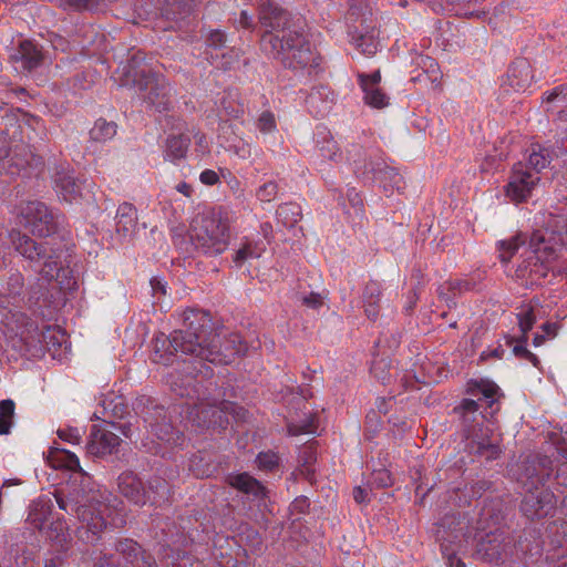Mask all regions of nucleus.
I'll return each instance as SVG.
<instances>
[{
  "mask_svg": "<svg viewBox=\"0 0 567 567\" xmlns=\"http://www.w3.org/2000/svg\"><path fill=\"white\" fill-rule=\"evenodd\" d=\"M167 350L194 355L200 361L188 363L184 373H171L168 383L175 395L185 401L173 405L190 426L203 430L210 427L226 429L229 424L228 401H220V392L214 380V371L205 362L229 364L244 354L248 347L237 332H213L212 318L200 309L184 312V328L174 331L169 338Z\"/></svg>",
  "mask_w": 567,
  "mask_h": 567,
  "instance_id": "1",
  "label": "nucleus"
},
{
  "mask_svg": "<svg viewBox=\"0 0 567 567\" xmlns=\"http://www.w3.org/2000/svg\"><path fill=\"white\" fill-rule=\"evenodd\" d=\"M259 21L265 33L260 39L261 50L293 71L316 68L319 56L303 32L291 28L289 13L271 0L264 1L259 9Z\"/></svg>",
  "mask_w": 567,
  "mask_h": 567,
  "instance_id": "2",
  "label": "nucleus"
},
{
  "mask_svg": "<svg viewBox=\"0 0 567 567\" xmlns=\"http://www.w3.org/2000/svg\"><path fill=\"white\" fill-rule=\"evenodd\" d=\"M549 464L551 462L544 457L528 460L520 466L523 473L517 477V481L525 492L520 511L529 519L546 517L555 508V495L544 487L553 472V467L548 466Z\"/></svg>",
  "mask_w": 567,
  "mask_h": 567,
  "instance_id": "3",
  "label": "nucleus"
},
{
  "mask_svg": "<svg viewBox=\"0 0 567 567\" xmlns=\"http://www.w3.org/2000/svg\"><path fill=\"white\" fill-rule=\"evenodd\" d=\"M143 51L133 53L127 63L126 75L132 79L140 97L157 112H165L172 105V86L166 78L152 64Z\"/></svg>",
  "mask_w": 567,
  "mask_h": 567,
  "instance_id": "4",
  "label": "nucleus"
},
{
  "mask_svg": "<svg viewBox=\"0 0 567 567\" xmlns=\"http://www.w3.org/2000/svg\"><path fill=\"white\" fill-rule=\"evenodd\" d=\"M563 239L551 231H534L530 236V251L517 266L515 276L522 285L532 287L539 285L549 269L550 261L558 258L561 251Z\"/></svg>",
  "mask_w": 567,
  "mask_h": 567,
  "instance_id": "5",
  "label": "nucleus"
},
{
  "mask_svg": "<svg viewBox=\"0 0 567 567\" xmlns=\"http://www.w3.org/2000/svg\"><path fill=\"white\" fill-rule=\"evenodd\" d=\"M54 498L60 509L78 518L80 523L76 530L79 539L94 545L106 528L105 514L109 512V507L101 502L80 503L73 497L63 496L59 492L54 493Z\"/></svg>",
  "mask_w": 567,
  "mask_h": 567,
  "instance_id": "6",
  "label": "nucleus"
},
{
  "mask_svg": "<svg viewBox=\"0 0 567 567\" xmlns=\"http://www.w3.org/2000/svg\"><path fill=\"white\" fill-rule=\"evenodd\" d=\"M11 241L16 250L30 261L41 264L40 274L47 280L58 279L64 272V249L61 246L48 247L49 241L37 244L28 235L19 230L10 233Z\"/></svg>",
  "mask_w": 567,
  "mask_h": 567,
  "instance_id": "7",
  "label": "nucleus"
},
{
  "mask_svg": "<svg viewBox=\"0 0 567 567\" xmlns=\"http://www.w3.org/2000/svg\"><path fill=\"white\" fill-rule=\"evenodd\" d=\"M118 492L136 505L159 506L168 501L169 488L164 478L152 477L145 485L136 473L124 471L117 477Z\"/></svg>",
  "mask_w": 567,
  "mask_h": 567,
  "instance_id": "8",
  "label": "nucleus"
},
{
  "mask_svg": "<svg viewBox=\"0 0 567 567\" xmlns=\"http://www.w3.org/2000/svg\"><path fill=\"white\" fill-rule=\"evenodd\" d=\"M189 239L196 250L208 256L220 255L229 244L228 226L221 219L203 217L192 225Z\"/></svg>",
  "mask_w": 567,
  "mask_h": 567,
  "instance_id": "9",
  "label": "nucleus"
},
{
  "mask_svg": "<svg viewBox=\"0 0 567 567\" xmlns=\"http://www.w3.org/2000/svg\"><path fill=\"white\" fill-rule=\"evenodd\" d=\"M60 217L40 200H30L19 206V224L38 237L54 235L60 225Z\"/></svg>",
  "mask_w": 567,
  "mask_h": 567,
  "instance_id": "10",
  "label": "nucleus"
},
{
  "mask_svg": "<svg viewBox=\"0 0 567 567\" xmlns=\"http://www.w3.org/2000/svg\"><path fill=\"white\" fill-rule=\"evenodd\" d=\"M121 439L112 431L100 425L91 427L86 450L94 456H105L114 453L120 446Z\"/></svg>",
  "mask_w": 567,
  "mask_h": 567,
  "instance_id": "11",
  "label": "nucleus"
},
{
  "mask_svg": "<svg viewBox=\"0 0 567 567\" xmlns=\"http://www.w3.org/2000/svg\"><path fill=\"white\" fill-rule=\"evenodd\" d=\"M153 420H147L151 432L159 440L173 446H181L184 443V435L181 430L173 426L172 422L166 421V411L162 406H156L152 414Z\"/></svg>",
  "mask_w": 567,
  "mask_h": 567,
  "instance_id": "12",
  "label": "nucleus"
},
{
  "mask_svg": "<svg viewBox=\"0 0 567 567\" xmlns=\"http://www.w3.org/2000/svg\"><path fill=\"white\" fill-rule=\"evenodd\" d=\"M539 182V177L527 171L515 169L506 186V196L515 203L526 202Z\"/></svg>",
  "mask_w": 567,
  "mask_h": 567,
  "instance_id": "13",
  "label": "nucleus"
},
{
  "mask_svg": "<svg viewBox=\"0 0 567 567\" xmlns=\"http://www.w3.org/2000/svg\"><path fill=\"white\" fill-rule=\"evenodd\" d=\"M453 412L462 421L466 436L470 437L476 425H482L486 419L483 403L475 401V399H463L454 409Z\"/></svg>",
  "mask_w": 567,
  "mask_h": 567,
  "instance_id": "14",
  "label": "nucleus"
},
{
  "mask_svg": "<svg viewBox=\"0 0 567 567\" xmlns=\"http://www.w3.org/2000/svg\"><path fill=\"white\" fill-rule=\"evenodd\" d=\"M508 546L502 533L493 532L478 542L476 554L486 561L499 564L505 560Z\"/></svg>",
  "mask_w": 567,
  "mask_h": 567,
  "instance_id": "15",
  "label": "nucleus"
},
{
  "mask_svg": "<svg viewBox=\"0 0 567 567\" xmlns=\"http://www.w3.org/2000/svg\"><path fill=\"white\" fill-rule=\"evenodd\" d=\"M359 85L362 89L364 102L375 109H382L388 105V97L379 87L381 81L380 71L372 74H358Z\"/></svg>",
  "mask_w": 567,
  "mask_h": 567,
  "instance_id": "16",
  "label": "nucleus"
},
{
  "mask_svg": "<svg viewBox=\"0 0 567 567\" xmlns=\"http://www.w3.org/2000/svg\"><path fill=\"white\" fill-rule=\"evenodd\" d=\"M115 550L132 565V567H157L152 555L147 554L142 547L131 538H124L116 543Z\"/></svg>",
  "mask_w": 567,
  "mask_h": 567,
  "instance_id": "17",
  "label": "nucleus"
},
{
  "mask_svg": "<svg viewBox=\"0 0 567 567\" xmlns=\"http://www.w3.org/2000/svg\"><path fill=\"white\" fill-rule=\"evenodd\" d=\"M54 184L59 197L66 203L78 202L82 196L81 183L69 171L58 172Z\"/></svg>",
  "mask_w": 567,
  "mask_h": 567,
  "instance_id": "18",
  "label": "nucleus"
},
{
  "mask_svg": "<svg viewBox=\"0 0 567 567\" xmlns=\"http://www.w3.org/2000/svg\"><path fill=\"white\" fill-rule=\"evenodd\" d=\"M508 85L514 91H525L532 85V68L527 60L518 59L511 64L507 71Z\"/></svg>",
  "mask_w": 567,
  "mask_h": 567,
  "instance_id": "19",
  "label": "nucleus"
},
{
  "mask_svg": "<svg viewBox=\"0 0 567 567\" xmlns=\"http://www.w3.org/2000/svg\"><path fill=\"white\" fill-rule=\"evenodd\" d=\"M0 143H4V138H0ZM18 153L14 152V154L11 156V153L6 147V145L0 146V161L1 168H8V173L10 175L20 174L21 171L25 169L29 166L38 165L41 163V158L34 156L33 154H25L23 158H17Z\"/></svg>",
  "mask_w": 567,
  "mask_h": 567,
  "instance_id": "20",
  "label": "nucleus"
},
{
  "mask_svg": "<svg viewBox=\"0 0 567 567\" xmlns=\"http://www.w3.org/2000/svg\"><path fill=\"white\" fill-rule=\"evenodd\" d=\"M23 288V278L20 274H14L8 281V295L0 293V309L7 310L13 318L20 315L19 308L21 292Z\"/></svg>",
  "mask_w": 567,
  "mask_h": 567,
  "instance_id": "21",
  "label": "nucleus"
},
{
  "mask_svg": "<svg viewBox=\"0 0 567 567\" xmlns=\"http://www.w3.org/2000/svg\"><path fill=\"white\" fill-rule=\"evenodd\" d=\"M12 60L21 62L23 69L33 70L38 68L43 59L41 50L30 40H23L11 55Z\"/></svg>",
  "mask_w": 567,
  "mask_h": 567,
  "instance_id": "22",
  "label": "nucleus"
},
{
  "mask_svg": "<svg viewBox=\"0 0 567 567\" xmlns=\"http://www.w3.org/2000/svg\"><path fill=\"white\" fill-rule=\"evenodd\" d=\"M381 295L382 288L378 281L370 280L369 282H367L362 293V303L364 315L371 321H375L379 317L381 310Z\"/></svg>",
  "mask_w": 567,
  "mask_h": 567,
  "instance_id": "23",
  "label": "nucleus"
},
{
  "mask_svg": "<svg viewBox=\"0 0 567 567\" xmlns=\"http://www.w3.org/2000/svg\"><path fill=\"white\" fill-rule=\"evenodd\" d=\"M227 481L231 487L244 494L251 495L254 498H262L265 496V487L248 473L229 475Z\"/></svg>",
  "mask_w": 567,
  "mask_h": 567,
  "instance_id": "24",
  "label": "nucleus"
},
{
  "mask_svg": "<svg viewBox=\"0 0 567 567\" xmlns=\"http://www.w3.org/2000/svg\"><path fill=\"white\" fill-rule=\"evenodd\" d=\"M115 219L117 234L124 237L131 236L137 226L136 208L130 203L121 204L117 207Z\"/></svg>",
  "mask_w": 567,
  "mask_h": 567,
  "instance_id": "25",
  "label": "nucleus"
},
{
  "mask_svg": "<svg viewBox=\"0 0 567 567\" xmlns=\"http://www.w3.org/2000/svg\"><path fill=\"white\" fill-rule=\"evenodd\" d=\"M53 504L50 497L41 496L30 505L28 522L37 529H42L52 514Z\"/></svg>",
  "mask_w": 567,
  "mask_h": 567,
  "instance_id": "26",
  "label": "nucleus"
},
{
  "mask_svg": "<svg viewBox=\"0 0 567 567\" xmlns=\"http://www.w3.org/2000/svg\"><path fill=\"white\" fill-rule=\"evenodd\" d=\"M317 150L322 159L338 162L342 157V153L338 143L333 140L330 132L326 128L317 131Z\"/></svg>",
  "mask_w": 567,
  "mask_h": 567,
  "instance_id": "27",
  "label": "nucleus"
},
{
  "mask_svg": "<svg viewBox=\"0 0 567 567\" xmlns=\"http://www.w3.org/2000/svg\"><path fill=\"white\" fill-rule=\"evenodd\" d=\"M190 138L187 135H169L166 140L165 158L171 162H177L186 157Z\"/></svg>",
  "mask_w": 567,
  "mask_h": 567,
  "instance_id": "28",
  "label": "nucleus"
},
{
  "mask_svg": "<svg viewBox=\"0 0 567 567\" xmlns=\"http://www.w3.org/2000/svg\"><path fill=\"white\" fill-rule=\"evenodd\" d=\"M48 537L62 551H66L69 549V543L71 542V535H70L69 527L64 519L58 518L56 520L51 523L49 530H48Z\"/></svg>",
  "mask_w": 567,
  "mask_h": 567,
  "instance_id": "29",
  "label": "nucleus"
},
{
  "mask_svg": "<svg viewBox=\"0 0 567 567\" xmlns=\"http://www.w3.org/2000/svg\"><path fill=\"white\" fill-rule=\"evenodd\" d=\"M551 159L553 152L549 148L542 146L540 144H532L529 148L528 164L536 173L546 168L550 164Z\"/></svg>",
  "mask_w": 567,
  "mask_h": 567,
  "instance_id": "30",
  "label": "nucleus"
},
{
  "mask_svg": "<svg viewBox=\"0 0 567 567\" xmlns=\"http://www.w3.org/2000/svg\"><path fill=\"white\" fill-rule=\"evenodd\" d=\"M498 390L495 383L482 381L472 390V394L477 398L475 401L483 403L484 410H488L497 402Z\"/></svg>",
  "mask_w": 567,
  "mask_h": 567,
  "instance_id": "31",
  "label": "nucleus"
},
{
  "mask_svg": "<svg viewBox=\"0 0 567 567\" xmlns=\"http://www.w3.org/2000/svg\"><path fill=\"white\" fill-rule=\"evenodd\" d=\"M116 133L117 125L115 122H109L104 118H99L90 130V138L97 143H105L111 141L116 135Z\"/></svg>",
  "mask_w": 567,
  "mask_h": 567,
  "instance_id": "32",
  "label": "nucleus"
},
{
  "mask_svg": "<svg viewBox=\"0 0 567 567\" xmlns=\"http://www.w3.org/2000/svg\"><path fill=\"white\" fill-rule=\"evenodd\" d=\"M471 287V282L467 280H449L440 286L439 293L440 297L444 299L449 306H451V303L455 305L454 299L457 295L470 290Z\"/></svg>",
  "mask_w": 567,
  "mask_h": 567,
  "instance_id": "33",
  "label": "nucleus"
},
{
  "mask_svg": "<svg viewBox=\"0 0 567 567\" xmlns=\"http://www.w3.org/2000/svg\"><path fill=\"white\" fill-rule=\"evenodd\" d=\"M212 567H246L245 561L235 558L230 551V547L224 548L221 545L216 546L212 553Z\"/></svg>",
  "mask_w": 567,
  "mask_h": 567,
  "instance_id": "34",
  "label": "nucleus"
},
{
  "mask_svg": "<svg viewBox=\"0 0 567 567\" xmlns=\"http://www.w3.org/2000/svg\"><path fill=\"white\" fill-rule=\"evenodd\" d=\"M277 218L286 227H293L301 219V208L295 203H285L277 208Z\"/></svg>",
  "mask_w": 567,
  "mask_h": 567,
  "instance_id": "35",
  "label": "nucleus"
},
{
  "mask_svg": "<svg viewBox=\"0 0 567 567\" xmlns=\"http://www.w3.org/2000/svg\"><path fill=\"white\" fill-rule=\"evenodd\" d=\"M16 415V403L11 399L0 401V435L10 433Z\"/></svg>",
  "mask_w": 567,
  "mask_h": 567,
  "instance_id": "36",
  "label": "nucleus"
},
{
  "mask_svg": "<svg viewBox=\"0 0 567 567\" xmlns=\"http://www.w3.org/2000/svg\"><path fill=\"white\" fill-rule=\"evenodd\" d=\"M353 44L357 49H359L363 54L368 56H372L377 53L379 43L375 39V31L360 33L352 38Z\"/></svg>",
  "mask_w": 567,
  "mask_h": 567,
  "instance_id": "37",
  "label": "nucleus"
},
{
  "mask_svg": "<svg viewBox=\"0 0 567 567\" xmlns=\"http://www.w3.org/2000/svg\"><path fill=\"white\" fill-rule=\"evenodd\" d=\"M525 241L526 237L522 234H518L511 239L499 241L498 250L502 262H508Z\"/></svg>",
  "mask_w": 567,
  "mask_h": 567,
  "instance_id": "38",
  "label": "nucleus"
},
{
  "mask_svg": "<svg viewBox=\"0 0 567 567\" xmlns=\"http://www.w3.org/2000/svg\"><path fill=\"white\" fill-rule=\"evenodd\" d=\"M318 430V417L315 414H310L306 420L296 423L289 422L287 424V432L291 436H298L301 434H315Z\"/></svg>",
  "mask_w": 567,
  "mask_h": 567,
  "instance_id": "39",
  "label": "nucleus"
},
{
  "mask_svg": "<svg viewBox=\"0 0 567 567\" xmlns=\"http://www.w3.org/2000/svg\"><path fill=\"white\" fill-rule=\"evenodd\" d=\"M262 249L257 244L247 241L235 254L234 264L240 268L250 259H257L261 256Z\"/></svg>",
  "mask_w": 567,
  "mask_h": 567,
  "instance_id": "40",
  "label": "nucleus"
},
{
  "mask_svg": "<svg viewBox=\"0 0 567 567\" xmlns=\"http://www.w3.org/2000/svg\"><path fill=\"white\" fill-rule=\"evenodd\" d=\"M226 151L235 154L241 159H247L251 156V145L239 136H235L227 141Z\"/></svg>",
  "mask_w": 567,
  "mask_h": 567,
  "instance_id": "41",
  "label": "nucleus"
},
{
  "mask_svg": "<svg viewBox=\"0 0 567 567\" xmlns=\"http://www.w3.org/2000/svg\"><path fill=\"white\" fill-rule=\"evenodd\" d=\"M56 461H58V465L61 467H64L72 472L81 473L82 475H86L80 465L79 457L70 451H66V450L59 451Z\"/></svg>",
  "mask_w": 567,
  "mask_h": 567,
  "instance_id": "42",
  "label": "nucleus"
},
{
  "mask_svg": "<svg viewBox=\"0 0 567 567\" xmlns=\"http://www.w3.org/2000/svg\"><path fill=\"white\" fill-rule=\"evenodd\" d=\"M518 327L522 331L523 342H527V333L533 329L534 323L536 321V317L533 308L527 307L520 310L517 315Z\"/></svg>",
  "mask_w": 567,
  "mask_h": 567,
  "instance_id": "43",
  "label": "nucleus"
},
{
  "mask_svg": "<svg viewBox=\"0 0 567 567\" xmlns=\"http://www.w3.org/2000/svg\"><path fill=\"white\" fill-rule=\"evenodd\" d=\"M240 58V52L238 50L231 49L227 53H223L219 58L218 54L214 55L210 53V63L216 65L217 68H221L224 70L231 69L236 63H238Z\"/></svg>",
  "mask_w": 567,
  "mask_h": 567,
  "instance_id": "44",
  "label": "nucleus"
},
{
  "mask_svg": "<svg viewBox=\"0 0 567 567\" xmlns=\"http://www.w3.org/2000/svg\"><path fill=\"white\" fill-rule=\"evenodd\" d=\"M259 470L271 472L279 466V456L272 451L260 452L256 457Z\"/></svg>",
  "mask_w": 567,
  "mask_h": 567,
  "instance_id": "45",
  "label": "nucleus"
},
{
  "mask_svg": "<svg viewBox=\"0 0 567 567\" xmlns=\"http://www.w3.org/2000/svg\"><path fill=\"white\" fill-rule=\"evenodd\" d=\"M329 95H333L329 87H327V86L313 87L311 93L308 96L307 103L311 106H315L316 103L322 96H324L326 100L322 102L323 107L318 111L319 113L323 114L324 112H328L330 110V105H329L330 102L328 101Z\"/></svg>",
  "mask_w": 567,
  "mask_h": 567,
  "instance_id": "46",
  "label": "nucleus"
},
{
  "mask_svg": "<svg viewBox=\"0 0 567 567\" xmlns=\"http://www.w3.org/2000/svg\"><path fill=\"white\" fill-rule=\"evenodd\" d=\"M436 537L441 542V551L443 556L446 557L449 567H466L465 564L455 556L454 550L446 544L447 539L441 534V529H437Z\"/></svg>",
  "mask_w": 567,
  "mask_h": 567,
  "instance_id": "47",
  "label": "nucleus"
},
{
  "mask_svg": "<svg viewBox=\"0 0 567 567\" xmlns=\"http://www.w3.org/2000/svg\"><path fill=\"white\" fill-rule=\"evenodd\" d=\"M476 453L485 457L487 461H492L496 460L501 455L502 450L496 443L478 442L476 446Z\"/></svg>",
  "mask_w": 567,
  "mask_h": 567,
  "instance_id": "48",
  "label": "nucleus"
},
{
  "mask_svg": "<svg viewBox=\"0 0 567 567\" xmlns=\"http://www.w3.org/2000/svg\"><path fill=\"white\" fill-rule=\"evenodd\" d=\"M276 127H277V124H276L275 115L271 112L265 111L259 115V117L257 120V128L261 133H264V134L271 133L276 130Z\"/></svg>",
  "mask_w": 567,
  "mask_h": 567,
  "instance_id": "49",
  "label": "nucleus"
},
{
  "mask_svg": "<svg viewBox=\"0 0 567 567\" xmlns=\"http://www.w3.org/2000/svg\"><path fill=\"white\" fill-rule=\"evenodd\" d=\"M83 431H81L78 427H65V429H59L56 434L58 436L73 445L80 444L83 436Z\"/></svg>",
  "mask_w": 567,
  "mask_h": 567,
  "instance_id": "50",
  "label": "nucleus"
},
{
  "mask_svg": "<svg viewBox=\"0 0 567 567\" xmlns=\"http://www.w3.org/2000/svg\"><path fill=\"white\" fill-rule=\"evenodd\" d=\"M278 193V186L275 182H267L257 190V198L264 203L274 200Z\"/></svg>",
  "mask_w": 567,
  "mask_h": 567,
  "instance_id": "51",
  "label": "nucleus"
},
{
  "mask_svg": "<svg viewBox=\"0 0 567 567\" xmlns=\"http://www.w3.org/2000/svg\"><path fill=\"white\" fill-rule=\"evenodd\" d=\"M538 231H551L558 234L563 239V249L567 245V217H559L555 220L551 228L539 229Z\"/></svg>",
  "mask_w": 567,
  "mask_h": 567,
  "instance_id": "52",
  "label": "nucleus"
},
{
  "mask_svg": "<svg viewBox=\"0 0 567 567\" xmlns=\"http://www.w3.org/2000/svg\"><path fill=\"white\" fill-rule=\"evenodd\" d=\"M380 174H381L380 178L382 181H385V179L390 181V183H391L390 185L392 188L400 189L402 187L403 177L394 168L385 167V169L381 171Z\"/></svg>",
  "mask_w": 567,
  "mask_h": 567,
  "instance_id": "53",
  "label": "nucleus"
},
{
  "mask_svg": "<svg viewBox=\"0 0 567 567\" xmlns=\"http://www.w3.org/2000/svg\"><path fill=\"white\" fill-rule=\"evenodd\" d=\"M207 47L219 50L224 48L226 43V34L220 30H213L206 40Z\"/></svg>",
  "mask_w": 567,
  "mask_h": 567,
  "instance_id": "54",
  "label": "nucleus"
},
{
  "mask_svg": "<svg viewBox=\"0 0 567 567\" xmlns=\"http://www.w3.org/2000/svg\"><path fill=\"white\" fill-rule=\"evenodd\" d=\"M556 100L567 101V85H559L554 87L551 91L545 93V101L547 103Z\"/></svg>",
  "mask_w": 567,
  "mask_h": 567,
  "instance_id": "55",
  "label": "nucleus"
},
{
  "mask_svg": "<svg viewBox=\"0 0 567 567\" xmlns=\"http://www.w3.org/2000/svg\"><path fill=\"white\" fill-rule=\"evenodd\" d=\"M221 175L214 169L206 168L199 174V181L206 186H214L219 183Z\"/></svg>",
  "mask_w": 567,
  "mask_h": 567,
  "instance_id": "56",
  "label": "nucleus"
},
{
  "mask_svg": "<svg viewBox=\"0 0 567 567\" xmlns=\"http://www.w3.org/2000/svg\"><path fill=\"white\" fill-rule=\"evenodd\" d=\"M220 175L228 185V187L234 192V194L240 190V182L238 178L228 169H220Z\"/></svg>",
  "mask_w": 567,
  "mask_h": 567,
  "instance_id": "57",
  "label": "nucleus"
},
{
  "mask_svg": "<svg viewBox=\"0 0 567 567\" xmlns=\"http://www.w3.org/2000/svg\"><path fill=\"white\" fill-rule=\"evenodd\" d=\"M236 28H243V29H252L254 18L251 14H249L246 10L240 11L239 19L235 23Z\"/></svg>",
  "mask_w": 567,
  "mask_h": 567,
  "instance_id": "58",
  "label": "nucleus"
},
{
  "mask_svg": "<svg viewBox=\"0 0 567 567\" xmlns=\"http://www.w3.org/2000/svg\"><path fill=\"white\" fill-rule=\"evenodd\" d=\"M374 481L379 486L386 487L393 484V480L386 470H381L374 473Z\"/></svg>",
  "mask_w": 567,
  "mask_h": 567,
  "instance_id": "59",
  "label": "nucleus"
},
{
  "mask_svg": "<svg viewBox=\"0 0 567 567\" xmlns=\"http://www.w3.org/2000/svg\"><path fill=\"white\" fill-rule=\"evenodd\" d=\"M66 2L74 9H93L97 7L100 0H66Z\"/></svg>",
  "mask_w": 567,
  "mask_h": 567,
  "instance_id": "60",
  "label": "nucleus"
},
{
  "mask_svg": "<svg viewBox=\"0 0 567 567\" xmlns=\"http://www.w3.org/2000/svg\"><path fill=\"white\" fill-rule=\"evenodd\" d=\"M303 305L309 308H318L322 305V298L319 293L311 292L302 298Z\"/></svg>",
  "mask_w": 567,
  "mask_h": 567,
  "instance_id": "61",
  "label": "nucleus"
},
{
  "mask_svg": "<svg viewBox=\"0 0 567 567\" xmlns=\"http://www.w3.org/2000/svg\"><path fill=\"white\" fill-rule=\"evenodd\" d=\"M505 354V349L502 346H497L492 350H485L481 354L482 360H487L489 358L493 359H502Z\"/></svg>",
  "mask_w": 567,
  "mask_h": 567,
  "instance_id": "62",
  "label": "nucleus"
},
{
  "mask_svg": "<svg viewBox=\"0 0 567 567\" xmlns=\"http://www.w3.org/2000/svg\"><path fill=\"white\" fill-rule=\"evenodd\" d=\"M94 567H117L113 555L103 554L97 558Z\"/></svg>",
  "mask_w": 567,
  "mask_h": 567,
  "instance_id": "63",
  "label": "nucleus"
},
{
  "mask_svg": "<svg viewBox=\"0 0 567 567\" xmlns=\"http://www.w3.org/2000/svg\"><path fill=\"white\" fill-rule=\"evenodd\" d=\"M526 342H523V337L520 338L519 342L515 346H513L512 352L515 357L525 359L528 354L529 350L526 348Z\"/></svg>",
  "mask_w": 567,
  "mask_h": 567,
  "instance_id": "64",
  "label": "nucleus"
}]
</instances>
